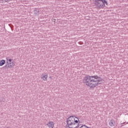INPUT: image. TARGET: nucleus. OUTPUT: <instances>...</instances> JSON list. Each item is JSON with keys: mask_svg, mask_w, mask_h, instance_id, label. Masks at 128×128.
<instances>
[{"mask_svg": "<svg viewBox=\"0 0 128 128\" xmlns=\"http://www.w3.org/2000/svg\"><path fill=\"white\" fill-rule=\"evenodd\" d=\"M108 124L110 126H114L116 124V122H114V120H112L109 122Z\"/></svg>", "mask_w": 128, "mask_h": 128, "instance_id": "nucleus-7", "label": "nucleus"}, {"mask_svg": "<svg viewBox=\"0 0 128 128\" xmlns=\"http://www.w3.org/2000/svg\"><path fill=\"white\" fill-rule=\"evenodd\" d=\"M6 64H8V67L11 68L12 66H14V63L12 62V59H6Z\"/></svg>", "mask_w": 128, "mask_h": 128, "instance_id": "nucleus-4", "label": "nucleus"}, {"mask_svg": "<svg viewBox=\"0 0 128 128\" xmlns=\"http://www.w3.org/2000/svg\"><path fill=\"white\" fill-rule=\"evenodd\" d=\"M94 4L98 8H104L108 4L106 0H96L94 2Z\"/></svg>", "mask_w": 128, "mask_h": 128, "instance_id": "nucleus-3", "label": "nucleus"}, {"mask_svg": "<svg viewBox=\"0 0 128 128\" xmlns=\"http://www.w3.org/2000/svg\"><path fill=\"white\" fill-rule=\"evenodd\" d=\"M10 0H0V2H8Z\"/></svg>", "mask_w": 128, "mask_h": 128, "instance_id": "nucleus-9", "label": "nucleus"}, {"mask_svg": "<svg viewBox=\"0 0 128 128\" xmlns=\"http://www.w3.org/2000/svg\"><path fill=\"white\" fill-rule=\"evenodd\" d=\"M125 124V122L122 123L121 124Z\"/></svg>", "mask_w": 128, "mask_h": 128, "instance_id": "nucleus-10", "label": "nucleus"}, {"mask_svg": "<svg viewBox=\"0 0 128 128\" xmlns=\"http://www.w3.org/2000/svg\"><path fill=\"white\" fill-rule=\"evenodd\" d=\"M83 82L88 88L94 90L102 82V78L98 76H86L84 78Z\"/></svg>", "mask_w": 128, "mask_h": 128, "instance_id": "nucleus-1", "label": "nucleus"}, {"mask_svg": "<svg viewBox=\"0 0 128 128\" xmlns=\"http://www.w3.org/2000/svg\"><path fill=\"white\" fill-rule=\"evenodd\" d=\"M80 124V119L76 116H70L66 120V126L68 128H78Z\"/></svg>", "mask_w": 128, "mask_h": 128, "instance_id": "nucleus-2", "label": "nucleus"}, {"mask_svg": "<svg viewBox=\"0 0 128 128\" xmlns=\"http://www.w3.org/2000/svg\"><path fill=\"white\" fill-rule=\"evenodd\" d=\"M37 13L38 14V11L37 12Z\"/></svg>", "mask_w": 128, "mask_h": 128, "instance_id": "nucleus-11", "label": "nucleus"}, {"mask_svg": "<svg viewBox=\"0 0 128 128\" xmlns=\"http://www.w3.org/2000/svg\"><path fill=\"white\" fill-rule=\"evenodd\" d=\"M46 126L48 128H54V122L52 121H50L46 124Z\"/></svg>", "mask_w": 128, "mask_h": 128, "instance_id": "nucleus-5", "label": "nucleus"}, {"mask_svg": "<svg viewBox=\"0 0 128 128\" xmlns=\"http://www.w3.org/2000/svg\"><path fill=\"white\" fill-rule=\"evenodd\" d=\"M6 64V60H0V66H4Z\"/></svg>", "mask_w": 128, "mask_h": 128, "instance_id": "nucleus-8", "label": "nucleus"}, {"mask_svg": "<svg viewBox=\"0 0 128 128\" xmlns=\"http://www.w3.org/2000/svg\"><path fill=\"white\" fill-rule=\"evenodd\" d=\"M48 74H42L41 76V80H48Z\"/></svg>", "mask_w": 128, "mask_h": 128, "instance_id": "nucleus-6", "label": "nucleus"}]
</instances>
